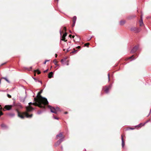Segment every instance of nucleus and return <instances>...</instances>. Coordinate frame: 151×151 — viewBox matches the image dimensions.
I'll list each match as a JSON object with an SVG mask.
<instances>
[{
  "instance_id": "obj_16",
  "label": "nucleus",
  "mask_w": 151,
  "mask_h": 151,
  "mask_svg": "<svg viewBox=\"0 0 151 151\" xmlns=\"http://www.w3.org/2000/svg\"><path fill=\"white\" fill-rule=\"evenodd\" d=\"M8 115L9 116L11 117H13L15 116V114L13 113H11L9 114Z\"/></svg>"
},
{
  "instance_id": "obj_46",
  "label": "nucleus",
  "mask_w": 151,
  "mask_h": 151,
  "mask_svg": "<svg viewBox=\"0 0 151 151\" xmlns=\"http://www.w3.org/2000/svg\"><path fill=\"white\" fill-rule=\"evenodd\" d=\"M61 148L62 149H63V147L62 146H61Z\"/></svg>"
},
{
  "instance_id": "obj_32",
  "label": "nucleus",
  "mask_w": 151,
  "mask_h": 151,
  "mask_svg": "<svg viewBox=\"0 0 151 151\" xmlns=\"http://www.w3.org/2000/svg\"><path fill=\"white\" fill-rule=\"evenodd\" d=\"M89 45V43H86V44L85 45V46H86L87 45Z\"/></svg>"
},
{
  "instance_id": "obj_12",
  "label": "nucleus",
  "mask_w": 151,
  "mask_h": 151,
  "mask_svg": "<svg viewBox=\"0 0 151 151\" xmlns=\"http://www.w3.org/2000/svg\"><path fill=\"white\" fill-rule=\"evenodd\" d=\"M121 139H122V147H123L124 145V141L123 140V136L122 135Z\"/></svg>"
},
{
  "instance_id": "obj_51",
  "label": "nucleus",
  "mask_w": 151,
  "mask_h": 151,
  "mask_svg": "<svg viewBox=\"0 0 151 151\" xmlns=\"http://www.w3.org/2000/svg\"><path fill=\"white\" fill-rule=\"evenodd\" d=\"M58 1V0H57Z\"/></svg>"
},
{
  "instance_id": "obj_41",
  "label": "nucleus",
  "mask_w": 151,
  "mask_h": 151,
  "mask_svg": "<svg viewBox=\"0 0 151 151\" xmlns=\"http://www.w3.org/2000/svg\"><path fill=\"white\" fill-rule=\"evenodd\" d=\"M72 38H74V37L75 36H74V35H73V36H72Z\"/></svg>"
},
{
  "instance_id": "obj_42",
  "label": "nucleus",
  "mask_w": 151,
  "mask_h": 151,
  "mask_svg": "<svg viewBox=\"0 0 151 151\" xmlns=\"http://www.w3.org/2000/svg\"><path fill=\"white\" fill-rule=\"evenodd\" d=\"M134 129V128H130V129Z\"/></svg>"
},
{
  "instance_id": "obj_1",
  "label": "nucleus",
  "mask_w": 151,
  "mask_h": 151,
  "mask_svg": "<svg viewBox=\"0 0 151 151\" xmlns=\"http://www.w3.org/2000/svg\"><path fill=\"white\" fill-rule=\"evenodd\" d=\"M42 92V91H41L39 92L37 96V99L35 98L34 101L35 102L32 103L29 102V105L30 106L31 104L35 106H37L40 108H45V105L47 104H48V101L46 98L42 97L40 94Z\"/></svg>"
},
{
  "instance_id": "obj_24",
  "label": "nucleus",
  "mask_w": 151,
  "mask_h": 151,
  "mask_svg": "<svg viewBox=\"0 0 151 151\" xmlns=\"http://www.w3.org/2000/svg\"><path fill=\"white\" fill-rule=\"evenodd\" d=\"M42 112L41 111H39L37 112L38 114H40L42 113Z\"/></svg>"
},
{
  "instance_id": "obj_10",
  "label": "nucleus",
  "mask_w": 151,
  "mask_h": 151,
  "mask_svg": "<svg viewBox=\"0 0 151 151\" xmlns=\"http://www.w3.org/2000/svg\"><path fill=\"white\" fill-rule=\"evenodd\" d=\"M139 23L140 26H142L144 25L143 22L142 15L141 16V20L139 21Z\"/></svg>"
},
{
  "instance_id": "obj_26",
  "label": "nucleus",
  "mask_w": 151,
  "mask_h": 151,
  "mask_svg": "<svg viewBox=\"0 0 151 151\" xmlns=\"http://www.w3.org/2000/svg\"><path fill=\"white\" fill-rule=\"evenodd\" d=\"M134 55H132V56H131L130 57H129V59H131L132 58H133L134 59Z\"/></svg>"
},
{
  "instance_id": "obj_49",
  "label": "nucleus",
  "mask_w": 151,
  "mask_h": 151,
  "mask_svg": "<svg viewBox=\"0 0 151 151\" xmlns=\"http://www.w3.org/2000/svg\"><path fill=\"white\" fill-rule=\"evenodd\" d=\"M3 110L4 111H5V110H4V109H3Z\"/></svg>"
},
{
  "instance_id": "obj_37",
  "label": "nucleus",
  "mask_w": 151,
  "mask_h": 151,
  "mask_svg": "<svg viewBox=\"0 0 151 151\" xmlns=\"http://www.w3.org/2000/svg\"><path fill=\"white\" fill-rule=\"evenodd\" d=\"M57 54H56L55 55V58H56V57H57Z\"/></svg>"
},
{
  "instance_id": "obj_18",
  "label": "nucleus",
  "mask_w": 151,
  "mask_h": 151,
  "mask_svg": "<svg viewBox=\"0 0 151 151\" xmlns=\"http://www.w3.org/2000/svg\"><path fill=\"white\" fill-rule=\"evenodd\" d=\"M3 78L8 83H10L9 81L6 77H4Z\"/></svg>"
},
{
  "instance_id": "obj_40",
  "label": "nucleus",
  "mask_w": 151,
  "mask_h": 151,
  "mask_svg": "<svg viewBox=\"0 0 151 151\" xmlns=\"http://www.w3.org/2000/svg\"><path fill=\"white\" fill-rule=\"evenodd\" d=\"M72 35H69V37H70Z\"/></svg>"
},
{
  "instance_id": "obj_36",
  "label": "nucleus",
  "mask_w": 151,
  "mask_h": 151,
  "mask_svg": "<svg viewBox=\"0 0 151 151\" xmlns=\"http://www.w3.org/2000/svg\"><path fill=\"white\" fill-rule=\"evenodd\" d=\"M151 111V109H150V112L149 114L147 116H148L150 115V114Z\"/></svg>"
},
{
  "instance_id": "obj_21",
  "label": "nucleus",
  "mask_w": 151,
  "mask_h": 151,
  "mask_svg": "<svg viewBox=\"0 0 151 151\" xmlns=\"http://www.w3.org/2000/svg\"><path fill=\"white\" fill-rule=\"evenodd\" d=\"M53 63L55 65H57V60L56 59H55L53 60Z\"/></svg>"
},
{
  "instance_id": "obj_33",
  "label": "nucleus",
  "mask_w": 151,
  "mask_h": 151,
  "mask_svg": "<svg viewBox=\"0 0 151 151\" xmlns=\"http://www.w3.org/2000/svg\"><path fill=\"white\" fill-rule=\"evenodd\" d=\"M48 70V69H47V70L44 71V72L45 73L47 72V70Z\"/></svg>"
},
{
  "instance_id": "obj_48",
  "label": "nucleus",
  "mask_w": 151,
  "mask_h": 151,
  "mask_svg": "<svg viewBox=\"0 0 151 151\" xmlns=\"http://www.w3.org/2000/svg\"><path fill=\"white\" fill-rule=\"evenodd\" d=\"M69 51V50H68V49L67 50V51Z\"/></svg>"
},
{
  "instance_id": "obj_17",
  "label": "nucleus",
  "mask_w": 151,
  "mask_h": 151,
  "mask_svg": "<svg viewBox=\"0 0 151 151\" xmlns=\"http://www.w3.org/2000/svg\"><path fill=\"white\" fill-rule=\"evenodd\" d=\"M63 136V134L61 133H59V134L56 135L57 137H61Z\"/></svg>"
},
{
  "instance_id": "obj_23",
  "label": "nucleus",
  "mask_w": 151,
  "mask_h": 151,
  "mask_svg": "<svg viewBox=\"0 0 151 151\" xmlns=\"http://www.w3.org/2000/svg\"><path fill=\"white\" fill-rule=\"evenodd\" d=\"M142 124L140 123V124L138 126H137L136 127H141V125Z\"/></svg>"
},
{
  "instance_id": "obj_27",
  "label": "nucleus",
  "mask_w": 151,
  "mask_h": 151,
  "mask_svg": "<svg viewBox=\"0 0 151 151\" xmlns=\"http://www.w3.org/2000/svg\"><path fill=\"white\" fill-rule=\"evenodd\" d=\"M108 76L109 81V80H110V78H109L110 75H109V73L108 74Z\"/></svg>"
},
{
  "instance_id": "obj_50",
  "label": "nucleus",
  "mask_w": 151,
  "mask_h": 151,
  "mask_svg": "<svg viewBox=\"0 0 151 151\" xmlns=\"http://www.w3.org/2000/svg\"><path fill=\"white\" fill-rule=\"evenodd\" d=\"M70 32H71V31H70Z\"/></svg>"
},
{
  "instance_id": "obj_29",
  "label": "nucleus",
  "mask_w": 151,
  "mask_h": 151,
  "mask_svg": "<svg viewBox=\"0 0 151 151\" xmlns=\"http://www.w3.org/2000/svg\"><path fill=\"white\" fill-rule=\"evenodd\" d=\"M53 118L55 119H58V118L57 117H54V116L53 117Z\"/></svg>"
},
{
  "instance_id": "obj_15",
  "label": "nucleus",
  "mask_w": 151,
  "mask_h": 151,
  "mask_svg": "<svg viewBox=\"0 0 151 151\" xmlns=\"http://www.w3.org/2000/svg\"><path fill=\"white\" fill-rule=\"evenodd\" d=\"M76 19H77V17L76 16H74L73 17V22H74V23H76Z\"/></svg>"
},
{
  "instance_id": "obj_35",
  "label": "nucleus",
  "mask_w": 151,
  "mask_h": 151,
  "mask_svg": "<svg viewBox=\"0 0 151 151\" xmlns=\"http://www.w3.org/2000/svg\"><path fill=\"white\" fill-rule=\"evenodd\" d=\"M63 29H64V30L65 31L66 30V27H64Z\"/></svg>"
},
{
  "instance_id": "obj_5",
  "label": "nucleus",
  "mask_w": 151,
  "mask_h": 151,
  "mask_svg": "<svg viewBox=\"0 0 151 151\" xmlns=\"http://www.w3.org/2000/svg\"><path fill=\"white\" fill-rule=\"evenodd\" d=\"M64 137H63L62 138L60 139L57 142L55 143V145L56 146L59 145L60 143L64 140Z\"/></svg>"
},
{
  "instance_id": "obj_38",
  "label": "nucleus",
  "mask_w": 151,
  "mask_h": 151,
  "mask_svg": "<svg viewBox=\"0 0 151 151\" xmlns=\"http://www.w3.org/2000/svg\"><path fill=\"white\" fill-rule=\"evenodd\" d=\"M77 47H78V48H80L81 47H80V46H78Z\"/></svg>"
},
{
  "instance_id": "obj_2",
  "label": "nucleus",
  "mask_w": 151,
  "mask_h": 151,
  "mask_svg": "<svg viewBox=\"0 0 151 151\" xmlns=\"http://www.w3.org/2000/svg\"><path fill=\"white\" fill-rule=\"evenodd\" d=\"M26 112H23L22 114H20L17 109H16V111L18 113V116L22 119L24 118L25 116L27 118H30L32 117V114H31L29 115L28 112L32 111L33 109V108L31 106H29L26 107Z\"/></svg>"
},
{
  "instance_id": "obj_47",
  "label": "nucleus",
  "mask_w": 151,
  "mask_h": 151,
  "mask_svg": "<svg viewBox=\"0 0 151 151\" xmlns=\"http://www.w3.org/2000/svg\"><path fill=\"white\" fill-rule=\"evenodd\" d=\"M33 79H34V80H35V79H35V78H33Z\"/></svg>"
},
{
  "instance_id": "obj_14",
  "label": "nucleus",
  "mask_w": 151,
  "mask_h": 151,
  "mask_svg": "<svg viewBox=\"0 0 151 151\" xmlns=\"http://www.w3.org/2000/svg\"><path fill=\"white\" fill-rule=\"evenodd\" d=\"M125 23V21L124 20H122L120 21V24L121 25H123Z\"/></svg>"
},
{
  "instance_id": "obj_4",
  "label": "nucleus",
  "mask_w": 151,
  "mask_h": 151,
  "mask_svg": "<svg viewBox=\"0 0 151 151\" xmlns=\"http://www.w3.org/2000/svg\"><path fill=\"white\" fill-rule=\"evenodd\" d=\"M130 30L131 31H133L135 33L138 32L140 31V29L135 27H131Z\"/></svg>"
},
{
  "instance_id": "obj_3",
  "label": "nucleus",
  "mask_w": 151,
  "mask_h": 151,
  "mask_svg": "<svg viewBox=\"0 0 151 151\" xmlns=\"http://www.w3.org/2000/svg\"><path fill=\"white\" fill-rule=\"evenodd\" d=\"M48 108L50 109V111L51 112L55 114H57V112L60 111L59 108L58 107L55 108L54 107H52L50 106H48Z\"/></svg>"
},
{
  "instance_id": "obj_22",
  "label": "nucleus",
  "mask_w": 151,
  "mask_h": 151,
  "mask_svg": "<svg viewBox=\"0 0 151 151\" xmlns=\"http://www.w3.org/2000/svg\"><path fill=\"white\" fill-rule=\"evenodd\" d=\"M150 121V120H148L147 121L145 122V123H144V124H143L142 125V126H144L145 124L147 123V122H148L149 121Z\"/></svg>"
},
{
  "instance_id": "obj_6",
  "label": "nucleus",
  "mask_w": 151,
  "mask_h": 151,
  "mask_svg": "<svg viewBox=\"0 0 151 151\" xmlns=\"http://www.w3.org/2000/svg\"><path fill=\"white\" fill-rule=\"evenodd\" d=\"M13 106L11 105H6L4 106V109H6V110H10L12 108Z\"/></svg>"
},
{
  "instance_id": "obj_19",
  "label": "nucleus",
  "mask_w": 151,
  "mask_h": 151,
  "mask_svg": "<svg viewBox=\"0 0 151 151\" xmlns=\"http://www.w3.org/2000/svg\"><path fill=\"white\" fill-rule=\"evenodd\" d=\"M37 72V74H39L40 73V72L38 70H34V72L35 73L36 72Z\"/></svg>"
},
{
  "instance_id": "obj_25",
  "label": "nucleus",
  "mask_w": 151,
  "mask_h": 151,
  "mask_svg": "<svg viewBox=\"0 0 151 151\" xmlns=\"http://www.w3.org/2000/svg\"><path fill=\"white\" fill-rule=\"evenodd\" d=\"M7 96L8 97H9V98H11V96L9 94H7Z\"/></svg>"
},
{
  "instance_id": "obj_8",
  "label": "nucleus",
  "mask_w": 151,
  "mask_h": 151,
  "mask_svg": "<svg viewBox=\"0 0 151 151\" xmlns=\"http://www.w3.org/2000/svg\"><path fill=\"white\" fill-rule=\"evenodd\" d=\"M138 49V46H135L134 47L132 50L131 52L132 53H134Z\"/></svg>"
},
{
  "instance_id": "obj_31",
  "label": "nucleus",
  "mask_w": 151,
  "mask_h": 151,
  "mask_svg": "<svg viewBox=\"0 0 151 151\" xmlns=\"http://www.w3.org/2000/svg\"><path fill=\"white\" fill-rule=\"evenodd\" d=\"M75 23H74V22H73V24L72 25V27H73L75 25Z\"/></svg>"
},
{
  "instance_id": "obj_7",
  "label": "nucleus",
  "mask_w": 151,
  "mask_h": 151,
  "mask_svg": "<svg viewBox=\"0 0 151 151\" xmlns=\"http://www.w3.org/2000/svg\"><path fill=\"white\" fill-rule=\"evenodd\" d=\"M14 105L18 109L22 108V107L21 104L20 103H17L16 104H14Z\"/></svg>"
},
{
  "instance_id": "obj_28",
  "label": "nucleus",
  "mask_w": 151,
  "mask_h": 151,
  "mask_svg": "<svg viewBox=\"0 0 151 151\" xmlns=\"http://www.w3.org/2000/svg\"><path fill=\"white\" fill-rule=\"evenodd\" d=\"M32 67H30V69H29L28 68H25L26 69H27V70H31V69H32Z\"/></svg>"
},
{
  "instance_id": "obj_11",
  "label": "nucleus",
  "mask_w": 151,
  "mask_h": 151,
  "mask_svg": "<svg viewBox=\"0 0 151 151\" xmlns=\"http://www.w3.org/2000/svg\"><path fill=\"white\" fill-rule=\"evenodd\" d=\"M67 34L66 32L63 35L62 37V39H61V40L64 41L65 42H66L67 40H65V37L67 36Z\"/></svg>"
},
{
  "instance_id": "obj_34",
  "label": "nucleus",
  "mask_w": 151,
  "mask_h": 151,
  "mask_svg": "<svg viewBox=\"0 0 151 151\" xmlns=\"http://www.w3.org/2000/svg\"><path fill=\"white\" fill-rule=\"evenodd\" d=\"M60 36H61L62 35V33H61V30H60Z\"/></svg>"
},
{
  "instance_id": "obj_30",
  "label": "nucleus",
  "mask_w": 151,
  "mask_h": 151,
  "mask_svg": "<svg viewBox=\"0 0 151 151\" xmlns=\"http://www.w3.org/2000/svg\"><path fill=\"white\" fill-rule=\"evenodd\" d=\"M49 60H46L45 62H44V64H45L46 63V62L48 61Z\"/></svg>"
},
{
  "instance_id": "obj_43",
  "label": "nucleus",
  "mask_w": 151,
  "mask_h": 151,
  "mask_svg": "<svg viewBox=\"0 0 151 151\" xmlns=\"http://www.w3.org/2000/svg\"><path fill=\"white\" fill-rule=\"evenodd\" d=\"M63 61V59H62V60H61V62H62Z\"/></svg>"
},
{
  "instance_id": "obj_13",
  "label": "nucleus",
  "mask_w": 151,
  "mask_h": 151,
  "mask_svg": "<svg viewBox=\"0 0 151 151\" xmlns=\"http://www.w3.org/2000/svg\"><path fill=\"white\" fill-rule=\"evenodd\" d=\"M53 73L52 72H50L48 74V77L51 78L53 77Z\"/></svg>"
},
{
  "instance_id": "obj_39",
  "label": "nucleus",
  "mask_w": 151,
  "mask_h": 151,
  "mask_svg": "<svg viewBox=\"0 0 151 151\" xmlns=\"http://www.w3.org/2000/svg\"><path fill=\"white\" fill-rule=\"evenodd\" d=\"M91 39V38H88V40H89Z\"/></svg>"
},
{
  "instance_id": "obj_9",
  "label": "nucleus",
  "mask_w": 151,
  "mask_h": 151,
  "mask_svg": "<svg viewBox=\"0 0 151 151\" xmlns=\"http://www.w3.org/2000/svg\"><path fill=\"white\" fill-rule=\"evenodd\" d=\"M111 87V85H109L108 86H106L105 87L106 88L104 90V91L106 93H108L109 92V89H110Z\"/></svg>"
},
{
  "instance_id": "obj_44",
  "label": "nucleus",
  "mask_w": 151,
  "mask_h": 151,
  "mask_svg": "<svg viewBox=\"0 0 151 151\" xmlns=\"http://www.w3.org/2000/svg\"><path fill=\"white\" fill-rule=\"evenodd\" d=\"M5 63H2L1 65H3Z\"/></svg>"
},
{
  "instance_id": "obj_45",
  "label": "nucleus",
  "mask_w": 151,
  "mask_h": 151,
  "mask_svg": "<svg viewBox=\"0 0 151 151\" xmlns=\"http://www.w3.org/2000/svg\"><path fill=\"white\" fill-rule=\"evenodd\" d=\"M65 114H67V112H65Z\"/></svg>"
},
{
  "instance_id": "obj_20",
  "label": "nucleus",
  "mask_w": 151,
  "mask_h": 151,
  "mask_svg": "<svg viewBox=\"0 0 151 151\" xmlns=\"http://www.w3.org/2000/svg\"><path fill=\"white\" fill-rule=\"evenodd\" d=\"M1 126L2 128H5L6 127V126L4 124H1Z\"/></svg>"
}]
</instances>
